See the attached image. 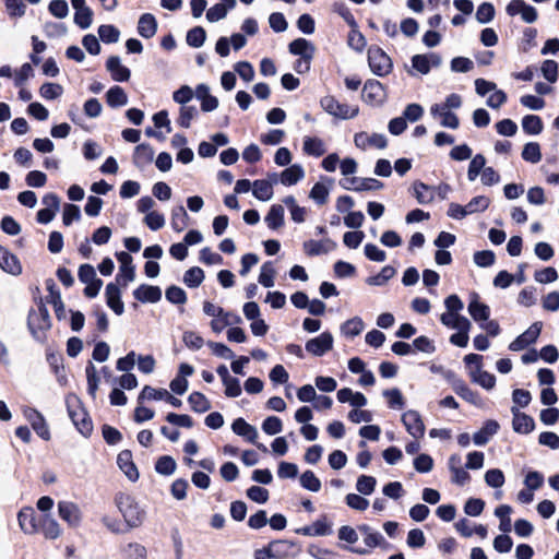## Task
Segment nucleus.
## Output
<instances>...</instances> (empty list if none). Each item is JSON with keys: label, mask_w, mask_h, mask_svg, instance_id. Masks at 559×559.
Returning a JSON list of instances; mask_svg holds the SVG:
<instances>
[{"label": "nucleus", "mask_w": 559, "mask_h": 559, "mask_svg": "<svg viewBox=\"0 0 559 559\" xmlns=\"http://www.w3.org/2000/svg\"><path fill=\"white\" fill-rule=\"evenodd\" d=\"M252 188L253 195L261 201H269L273 197V187L267 180H255Z\"/></svg>", "instance_id": "42"}, {"label": "nucleus", "mask_w": 559, "mask_h": 559, "mask_svg": "<svg viewBox=\"0 0 559 559\" xmlns=\"http://www.w3.org/2000/svg\"><path fill=\"white\" fill-rule=\"evenodd\" d=\"M468 313L476 322H485L490 317V309L486 304L479 301L478 295L474 294L468 304Z\"/></svg>", "instance_id": "27"}, {"label": "nucleus", "mask_w": 559, "mask_h": 559, "mask_svg": "<svg viewBox=\"0 0 559 559\" xmlns=\"http://www.w3.org/2000/svg\"><path fill=\"white\" fill-rule=\"evenodd\" d=\"M511 413L513 415L512 427L515 432L530 433L534 430L535 421L531 416L521 413L516 406L511 407Z\"/></svg>", "instance_id": "20"}, {"label": "nucleus", "mask_w": 559, "mask_h": 559, "mask_svg": "<svg viewBox=\"0 0 559 559\" xmlns=\"http://www.w3.org/2000/svg\"><path fill=\"white\" fill-rule=\"evenodd\" d=\"M176 466V462L171 456L164 455L157 460L155 469L158 474L168 476L174 474Z\"/></svg>", "instance_id": "60"}, {"label": "nucleus", "mask_w": 559, "mask_h": 559, "mask_svg": "<svg viewBox=\"0 0 559 559\" xmlns=\"http://www.w3.org/2000/svg\"><path fill=\"white\" fill-rule=\"evenodd\" d=\"M204 280V272L202 269L198 266H193L185 272L183 275V283L188 287H198L201 285V283Z\"/></svg>", "instance_id": "46"}, {"label": "nucleus", "mask_w": 559, "mask_h": 559, "mask_svg": "<svg viewBox=\"0 0 559 559\" xmlns=\"http://www.w3.org/2000/svg\"><path fill=\"white\" fill-rule=\"evenodd\" d=\"M365 325L360 318L355 317L353 319L347 320L341 328L342 333L346 336L354 337L361 333Z\"/></svg>", "instance_id": "55"}, {"label": "nucleus", "mask_w": 559, "mask_h": 559, "mask_svg": "<svg viewBox=\"0 0 559 559\" xmlns=\"http://www.w3.org/2000/svg\"><path fill=\"white\" fill-rule=\"evenodd\" d=\"M198 114L199 112L195 106L183 105L180 107L177 122L182 128H189L191 121L198 116Z\"/></svg>", "instance_id": "54"}, {"label": "nucleus", "mask_w": 559, "mask_h": 559, "mask_svg": "<svg viewBox=\"0 0 559 559\" xmlns=\"http://www.w3.org/2000/svg\"><path fill=\"white\" fill-rule=\"evenodd\" d=\"M305 177V170L301 165L294 164L281 174V182L284 186H293Z\"/></svg>", "instance_id": "35"}, {"label": "nucleus", "mask_w": 559, "mask_h": 559, "mask_svg": "<svg viewBox=\"0 0 559 559\" xmlns=\"http://www.w3.org/2000/svg\"><path fill=\"white\" fill-rule=\"evenodd\" d=\"M430 115L433 118H439L440 124L444 128L455 130L460 126L459 117L455 114H453L451 109H448L441 106L440 104H433L430 107Z\"/></svg>", "instance_id": "15"}, {"label": "nucleus", "mask_w": 559, "mask_h": 559, "mask_svg": "<svg viewBox=\"0 0 559 559\" xmlns=\"http://www.w3.org/2000/svg\"><path fill=\"white\" fill-rule=\"evenodd\" d=\"M69 417L79 432L88 437L93 431V423L87 412L82 406L81 400L75 394H69L66 399Z\"/></svg>", "instance_id": "1"}, {"label": "nucleus", "mask_w": 559, "mask_h": 559, "mask_svg": "<svg viewBox=\"0 0 559 559\" xmlns=\"http://www.w3.org/2000/svg\"><path fill=\"white\" fill-rule=\"evenodd\" d=\"M106 69L116 82H126L130 79V70L121 63L118 56H111L108 58Z\"/></svg>", "instance_id": "22"}, {"label": "nucleus", "mask_w": 559, "mask_h": 559, "mask_svg": "<svg viewBox=\"0 0 559 559\" xmlns=\"http://www.w3.org/2000/svg\"><path fill=\"white\" fill-rule=\"evenodd\" d=\"M264 221L269 228H280L284 224V207L281 204H273Z\"/></svg>", "instance_id": "38"}, {"label": "nucleus", "mask_w": 559, "mask_h": 559, "mask_svg": "<svg viewBox=\"0 0 559 559\" xmlns=\"http://www.w3.org/2000/svg\"><path fill=\"white\" fill-rule=\"evenodd\" d=\"M333 347V336L330 332H323L319 336L306 343V350L313 356H323Z\"/></svg>", "instance_id": "11"}, {"label": "nucleus", "mask_w": 559, "mask_h": 559, "mask_svg": "<svg viewBox=\"0 0 559 559\" xmlns=\"http://www.w3.org/2000/svg\"><path fill=\"white\" fill-rule=\"evenodd\" d=\"M188 225V214L182 205L175 207L171 212V226L173 228L180 233Z\"/></svg>", "instance_id": "45"}, {"label": "nucleus", "mask_w": 559, "mask_h": 559, "mask_svg": "<svg viewBox=\"0 0 559 559\" xmlns=\"http://www.w3.org/2000/svg\"><path fill=\"white\" fill-rule=\"evenodd\" d=\"M58 514L71 528H76L81 525L82 511L79 506L72 501H59Z\"/></svg>", "instance_id": "6"}, {"label": "nucleus", "mask_w": 559, "mask_h": 559, "mask_svg": "<svg viewBox=\"0 0 559 559\" xmlns=\"http://www.w3.org/2000/svg\"><path fill=\"white\" fill-rule=\"evenodd\" d=\"M25 419L31 424L34 431L44 440L50 439V430L44 416L35 408L26 407L23 411Z\"/></svg>", "instance_id": "10"}, {"label": "nucleus", "mask_w": 559, "mask_h": 559, "mask_svg": "<svg viewBox=\"0 0 559 559\" xmlns=\"http://www.w3.org/2000/svg\"><path fill=\"white\" fill-rule=\"evenodd\" d=\"M27 325L33 336L41 341L44 333L51 325L48 309L41 304L36 309H32L28 313Z\"/></svg>", "instance_id": "3"}, {"label": "nucleus", "mask_w": 559, "mask_h": 559, "mask_svg": "<svg viewBox=\"0 0 559 559\" xmlns=\"http://www.w3.org/2000/svg\"><path fill=\"white\" fill-rule=\"evenodd\" d=\"M98 36L104 43L114 44L119 40L120 32L116 26L105 24L98 27Z\"/></svg>", "instance_id": "49"}, {"label": "nucleus", "mask_w": 559, "mask_h": 559, "mask_svg": "<svg viewBox=\"0 0 559 559\" xmlns=\"http://www.w3.org/2000/svg\"><path fill=\"white\" fill-rule=\"evenodd\" d=\"M358 531L364 537V543L369 548L381 547L385 544V539L378 531H374L367 524L358 526Z\"/></svg>", "instance_id": "33"}, {"label": "nucleus", "mask_w": 559, "mask_h": 559, "mask_svg": "<svg viewBox=\"0 0 559 559\" xmlns=\"http://www.w3.org/2000/svg\"><path fill=\"white\" fill-rule=\"evenodd\" d=\"M506 11L510 16L521 15L525 23H534L538 17L536 9L523 0H511Z\"/></svg>", "instance_id": "9"}, {"label": "nucleus", "mask_w": 559, "mask_h": 559, "mask_svg": "<svg viewBox=\"0 0 559 559\" xmlns=\"http://www.w3.org/2000/svg\"><path fill=\"white\" fill-rule=\"evenodd\" d=\"M490 200L487 197L478 195L473 198L466 205V214L471 215L478 212H484L488 209Z\"/></svg>", "instance_id": "56"}, {"label": "nucleus", "mask_w": 559, "mask_h": 559, "mask_svg": "<svg viewBox=\"0 0 559 559\" xmlns=\"http://www.w3.org/2000/svg\"><path fill=\"white\" fill-rule=\"evenodd\" d=\"M133 296L141 302H157L162 298V290L157 286L143 284L133 292Z\"/></svg>", "instance_id": "28"}, {"label": "nucleus", "mask_w": 559, "mask_h": 559, "mask_svg": "<svg viewBox=\"0 0 559 559\" xmlns=\"http://www.w3.org/2000/svg\"><path fill=\"white\" fill-rule=\"evenodd\" d=\"M195 97L201 102V109L205 112L213 111L218 107V99L211 95L210 86L204 83L195 87Z\"/></svg>", "instance_id": "24"}, {"label": "nucleus", "mask_w": 559, "mask_h": 559, "mask_svg": "<svg viewBox=\"0 0 559 559\" xmlns=\"http://www.w3.org/2000/svg\"><path fill=\"white\" fill-rule=\"evenodd\" d=\"M188 402L197 413H205L211 408L210 401L200 392H192L188 397Z\"/></svg>", "instance_id": "43"}, {"label": "nucleus", "mask_w": 559, "mask_h": 559, "mask_svg": "<svg viewBox=\"0 0 559 559\" xmlns=\"http://www.w3.org/2000/svg\"><path fill=\"white\" fill-rule=\"evenodd\" d=\"M402 423L407 432L415 439H419L425 433V425L418 412L409 409L402 415Z\"/></svg>", "instance_id": "12"}, {"label": "nucleus", "mask_w": 559, "mask_h": 559, "mask_svg": "<svg viewBox=\"0 0 559 559\" xmlns=\"http://www.w3.org/2000/svg\"><path fill=\"white\" fill-rule=\"evenodd\" d=\"M383 396H385L388 399V404H389V407H391V408L401 409L405 405L404 397H403L401 391L396 388L385 390L383 392Z\"/></svg>", "instance_id": "62"}, {"label": "nucleus", "mask_w": 559, "mask_h": 559, "mask_svg": "<svg viewBox=\"0 0 559 559\" xmlns=\"http://www.w3.org/2000/svg\"><path fill=\"white\" fill-rule=\"evenodd\" d=\"M20 528L28 535L39 533V519L37 520L32 507H24L17 514Z\"/></svg>", "instance_id": "14"}, {"label": "nucleus", "mask_w": 559, "mask_h": 559, "mask_svg": "<svg viewBox=\"0 0 559 559\" xmlns=\"http://www.w3.org/2000/svg\"><path fill=\"white\" fill-rule=\"evenodd\" d=\"M415 198L420 204H427L432 201L433 193L430 187L423 182H416L414 185Z\"/></svg>", "instance_id": "58"}, {"label": "nucleus", "mask_w": 559, "mask_h": 559, "mask_svg": "<svg viewBox=\"0 0 559 559\" xmlns=\"http://www.w3.org/2000/svg\"><path fill=\"white\" fill-rule=\"evenodd\" d=\"M355 145L358 148L367 150L368 147L384 148L388 144L386 138L381 133L369 134L367 132L356 133L354 136Z\"/></svg>", "instance_id": "13"}, {"label": "nucleus", "mask_w": 559, "mask_h": 559, "mask_svg": "<svg viewBox=\"0 0 559 559\" xmlns=\"http://www.w3.org/2000/svg\"><path fill=\"white\" fill-rule=\"evenodd\" d=\"M39 532L47 539H57L62 535V528L57 520L50 514L46 513L39 518Z\"/></svg>", "instance_id": "18"}, {"label": "nucleus", "mask_w": 559, "mask_h": 559, "mask_svg": "<svg viewBox=\"0 0 559 559\" xmlns=\"http://www.w3.org/2000/svg\"><path fill=\"white\" fill-rule=\"evenodd\" d=\"M166 395L167 390L165 389H154L150 385H145L138 396V403L142 404L146 400H164Z\"/></svg>", "instance_id": "51"}, {"label": "nucleus", "mask_w": 559, "mask_h": 559, "mask_svg": "<svg viewBox=\"0 0 559 559\" xmlns=\"http://www.w3.org/2000/svg\"><path fill=\"white\" fill-rule=\"evenodd\" d=\"M498 430L499 424L496 420H487L483 428L474 433L473 441L476 445H485Z\"/></svg>", "instance_id": "30"}, {"label": "nucleus", "mask_w": 559, "mask_h": 559, "mask_svg": "<svg viewBox=\"0 0 559 559\" xmlns=\"http://www.w3.org/2000/svg\"><path fill=\"white\" fill-rule=\"evenodd\" d=\"M63 88L57 83H44L39 88V94L45 99H56L61 96Z\"/></svg>", "instance_id": "64"}, {"label": "nucleus", "mask_w": 559, "mask_h": 559, "mask_svg": "<svg viewBox=\"0 0 559 559\" xmlns=\"http://www.w3.org/2000/svg\"><path fill=\"white\" fill-rule=\"evenodd\" d=\"M472 380L486 390H491L496 385V377L481 368H475L469 372Z\"/></svg>", "instance_id": "37"}, {"label": "nucleus", "mask_w": 559, "mask_h": 559, "mask_svg": "<svg viewBox=\"0 0 559 559\" xmlns=\"http://www.w3.org/2000/svg\"><path fill=\"white\" fill-rule=\"evenodd\" d=\"M522 158L532 164H536L542 159L540 146L536 142L526 143L522 151Z\"/></svg>", "instance_id": "53"}, {"label": "nucleus", "mask_w": 559, "mask_h": 559, "mask_svg": "<svg viewBox=\"0 0 559 559\" xmlns=\"http://www.w3.org/2000/svg\"><path fill=\"white\" fill-rule=\"evenodd\" d=\"M523 131L531 135H537L543 131V121L539 116L526 115L522 119Z\"/></svg>", "instance_id": "41"}, {"label": "nucleus", "mask_w": 559, "mask_h": 559, "mask_svg": "<svg viewBox=\"0 0 559 559\" xmlns=\"http://www.w3.org/2000/svg\"><path fill=\"white\" fill-rule=\"evenodd\" d=\"M543 323L537 321L534 322L525 332L513 340L509 349L512 352H520L526 348L528 345L535 343L542 332Z\"/></svg>", "instance_id": "8"}, {"label": "nucleus", "mask_w": 559, "mask_h": 559, "mask_svg": "<svg viewBox=\"0 0 559 559\" xmlns=\"http://www.w3.org/2000/svg\"><path fill=\"white\" fill-rule=\"evenodd\" d=\"M157 31V21L151 13H144L141 15L138 23V33L143 38H152Z\"/></svg>", "instance_id": "32"}, {"label": "nucleus", "mask_w": 559, "mask_h": 559, "mask_svg": "<svg viewBox=\"0 0 559 559\" xmlns=\"http://www.w3.org/2000/svg\"><path fill=\"white\" fill-rule=\"evenodd\" d=\"M117 464L129 480L136 481L139 479V472L133 463L132 453L129 450L121 451L118 454Z\"/></svg>", "instance_id": "23"}, {"label": "nucleus", "mask_w": 559, "mask_h": 559, "mask_svg": "<svg viewBox=\"0 0 559 559\" xmlns=\"http://www.w3.org/2000/svg\"><path fill=\"white\" fill-rule=\"evenodd\" d=\"M485 165H486L485 156L481 154L475 155L472 158L469 166H468V170H467L468 180L474 181L479 176V174H481L483 170L486 168Z\"/></svg>", "instance_id": "47"}, {"label": "nucleus", "mask_w": 559, "mask_h": 559, "mask_svg": "<svg viewBox=\"0 0 559 559\" xmlns=\"http://www.w3.org/2000/svg\"><path fill=\"white\" fill-rule=\"evenodd\" d=\"M107 104L110 107H120L128 104V96L123 88L116 85L110 87L106 94Z\"/></svg>", "instance_id": "40"}, {"label": "nucleus", "mask_w": 559, "mask_h": 559, "mask_svg": "<svg viewBox=\"0 0 559 559\" xmlns=\"http://www.w3.org/2000/svg\"><path fill=\"white\" fill-rule=\"evenodd\" d=\"M294 544L287 540H275L269 544V551L273 559H286L293 554Z\"/></svg>", "instance_id": "36"}, {"label": "nucleus", "mask_w": 559, "mask_h": 559, "mask_svg": "<svg viewBox=\"0 0 559 559\" xmlns=\"http://www.w3.org/2000/svg\"><path fill=\"white\" fill-rule=\"evenodd\" d=\"M274 276L275 270L272 265V262H265L261 266V272L259 275V283L264 287H273L274 286Z\"/></svg>", "instance_id": "59"}, {"label": "nucleus", "mask_w": 559, "mask_h": 559, "mask_svg": "<svg viewBox=\"0 0 559 559\" xmlns=\"http://www.w3.org/2000/svg\"><path fill=\"white\" fill-rule=\"evenodd\" d=\"M336 248V242L332 239L308 240L304 242V251L309 257L329 253Z\"/></svg>", "instance_id": "19"}, {"label": "nucleus", "mask_w": 559, "mask_h": 559, "mask_svg": "<svg viewBox=\"0 0 559 559\" xmlns=\"http://www.w3.org/2000/svg\"><path fill=\"white\" fill-rule=\"evenodd\" d=\"M106 301L107 306L117 314L121 316L124 311V305L121 301V293L117 284L109 283L106 286Z\"/></svg>", "instance_id": "25"}, {"label": "nucleus", "mask_w": 559, "mask_h": 559, "mask_svg": "<svg viewBox=\"0 0 559 559\" xmlns=\"http://www.w3.org/2000/svg\"><path fill=\"white\" fill-rule=\"evenodd\" d=\"M206 38L205 29L201 26H195L187 33V44L193 48L203 46Z\"/></svg>", "instance_id": "52"}, {"label": "nucleus", "mask_w": 559, "mask_h": 559, "mask_svg": "<svg viewBox=\"0 0 559 559\" xmlns=\"http://www.w3.org/2000/svg\"><path fill=\"white\" fill-rule=\"evenodd\" d=\"M154 157V150L148 144H139L133 154V163L136 167L142 168L148 165Z\"/></svg>", "instance_id": "34"}, {"label": "nucleus", "mask_w": 559, "mask_h": 559, "mask_svg": "<svg viewBox=\"0 0 559 559\" xmlns=\"http://www.w3.org/2000/svg\"><path fill=\"white\" fill-rule=\"evenodd\" d=\"M322 108L329 114L340 119H350L358 115V107L338 102L334 96L328 95L321 99Z\"/></svg>", "instance_id": "4"}, {"label": "nucleus", "mask_w": 559, "mask_h": 559, "mask_svg": "<svg viewBox=\"0 0 559 559\" xmlns=\"http://www.w3.org/2000/svg\"><path fill=\"white\" fill-rule=\"evenodd\" d=\"M231 429L236 435L245 438L247 441L254 444L262 452H267V448L263 443H259L257 441L259 437L257 428L248 424L243 418L235 419L234 423L231 424Z\"/></svg>", "instance_id": "7"}, {"label": "nucleus", "mask_w": 559, "mask_h": 559, "mask_svg": "<svg viewBox=\"0 0 559 559\" xmlns=\"http://www.w3.org/2000/svg\"><path fill=\"white\" fill-rule=\"evenodd\" d=\"M368 62L371 71L379 76H384L392 70L391 58L379 47L368 49Z\"/></svg>", "instance_id": "5"}, {"label": "nucleus", "mask_w": 559, "mask_h": 559, "mask_svg": "<svg viewBox=\"0 0 559 559\" xmlns=\"http://www.w3.org/2000/svg\"><path fill=\"white\" fill-rule=\"evenodd\" d=\"M116 503L129 526L136 527L142 523L144 512L134 498L121 493L116 498Z\"/></svg>", "instance_id": "2"}, {"label": "nucleus", "mask_w": 559, "mask_h": 559, "mask_svg": "<svg viewBox=\"0 0 559 559\" xmlns=\"http://www.w3.org/2000/svg\"><path fill=\"white\" fill-rule=\"evenodd\" d=\"M376 484L377 480L374 477L361 475L357 479L356 489L361 495L369 496L373 492Z\"/></svg>", "instance_id": "61"}, {"label": "nucleus", "mask_w": 559, "mask_h": 559, "mask_svg": "<svg viewBox=\"0 0 559 559\" xmlns=\"http://www.w3.org/2000/svg\"><path fill=\"white\" fill-rule=\"evenodd\" d=\"M337 400L341 403H349L354 407H362L367 405L366 396L360 392H354L349 388L338 390Z\"/></svg>", "instance_id": "31"}, {"label": "nucleus", "mask_w": 559, "mask_h": 559, "mask_svg": "<svg viewBox=\"0 0 559 559\" xmlns=\"http://www.w3.org/2000/svg\"><path fill=\"white\" fill-rule=\"evenodd\" d=\"M511 512L512 508L508 504H501L495 510V515L500 519L499 530L503 533H509L511 531Z\"/></svg>", "instance_id": "44"}, {"label": "nucleus", "mask_w": 559, "mask_h": 559, "mask_svg": "<svg viewBox=\"0 0 559 559\" xmlns=\"http://www.w3.org/2000/svg\"><path fill=\"white\" fill-rule=\"evenodd\" d=\"M71 4L75 10L74 23L83 29L88 28L93 22V12L85 0H71Z\"/></svg>", "instance_id": "17"}, {"label": "nucleus", "mask_w": 559, "mask_h": 559, "mask_svg": "<svg viewBox=\"0 0 559 559\" xmlns=\"http://www.w3.org/2000/svg\"><path fill=\"white\" fill-rule=\"evenodd\" d=\"M236 5V0H221L219 3L211 7L206 12V20L211 23L223 20L228 10H231Z\"/></svg>", "instance_id": "29"}, {"label": "nucleus", "mask_w": 559, "mask_h": 559, "mask_svg": "<svg viewBox=\"0 0 559 559\" xmlns=\"http://www.w3.org/2000/svg\"><path fill=\"white\" fill-rule=\"evenodd\" d=\"M362 98L372 105L382 103L384 90L382 84L376 80H369L362 87Z\"/></svg>", "instance_id": "21"}, {"label": "nucleus", "mask_w": 559, "mask_h": 559, "mask_svg": "<svg viewBox=\"0 0 559 559\" xmlns=\"http://www.w3.org/2000/svg\"><path fill=\"white\" fill-rule=\"evenodd\" d=\"M117 260L120 263V270L119 274L117 275V282L123 281V285L126 286L129 282L134 281L135 277V270L132 264V257L124 252H118L116 253Z\"/></svg>", "instance_id": "16"}, {"label": "nucleus", "mask_w": 559, "mask_h": 559, "mask_svg": "<svg viewBox=\"0 0 559 559\" xmlns=\"http://www.w3.org/2000/svg\"><path fill=\"white\" fill-rule=\"evenodd\" d=\"M302 488L312 492H318L321 489V480L314 475L312 471H306L299 478Z\"/></svg>", "instance_id": "48"}, {"label": "nucleus", "mask_w": 559, "mask_h": 559, "mask_svg": "<svg viewBox=\"0 0 559 559\" xmlns=\"http://www.w3.org/2000/svg\"><path fill=\"white\" fill-rule=\"evenodd\" d=\"M326 148L323 141L319 138L305 136L304 138V152L311 156H322Z\"/></svg>", "instance_id": "39"}, {"label": "nucleus", "mask_w": 559, "mask_h": 559, "mask_svg": "<svg viewBox=\"0 0 559 559\" xmlns=\"http://www.w3.org/2000/svg\"><path fill=\"white\" fill-rule=\"evenodd\" d=\"M289 51L293 55L306 57L311 56L313 51L312 45L305 38H298L289 44Z\"/></svg>", "instance_id": "50"}, {"label": "nucleus", "mask_w": 559, "mask_h": 559, "mask_svg": "<svg viewBox=\"0 0 559 559\" xmlns=\"http://www.w3.org/2000/svg\"><path fill=\"white\" fill-rule=\"evenodd\" d=\"M395 274V270L386 265L382 267L379 274L367 278V283L372 286H383Z\"/></svg>", "instance_id": "57"}, {"label": "nucleus", "mask_w": 559, "mask_h": 559, "mask_svg": "<svg viewBox=\"0 0 559 559\" xmlns=\"http://www.w3.org/2000/svg\"><path fill=\"white\" fill-rule=\"evenodd\" d=\"M0 267L12 275H19L22 272L19 259L2 246H0Z\"/></svg>", "instance_id": "26"}, {"label": "nucleus", "mask_w": 559, "mask_h": 559, "mask_svg": "<svg viewBox=\"0 0 559 559\" xmlns=\"http://www.w3.org/2000/svg\"><path fill=\"white\" fill-rule=\"evenodd\" d=\"M329 193V188L325 185H323L322 182H317L312 187L309 198L312 199L318 204L322 205L328 202Z\"/></svg>", "instance_id": "63"}]
</instances>
